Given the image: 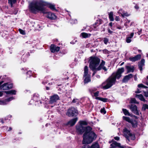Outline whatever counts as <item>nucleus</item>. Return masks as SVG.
Segmentation results:
<instances>
[{
    "label": "nucleus",
    "mask_w": 148,
    "mask_h": 148,
    "mask_svg": "<svg viewBox=\"0 0 148 148\" xmlns=\"http://www.w3.org/2000/svg\"><path fill=\"white\" fill-rule=\"evenodd\" d=\"M76 129L80 134H82L84 132L83 135L82 141L83 144H90L95 140L97 138L96 135L92 131V129L90 126L84 127L79 125L76 126Z\"/></svg>",
    "instance_id": "f257e3e1"
},
{
    "label": "nucleus",
    "mask_w": 148,
    "mask_h": 148,
    "mask_svg": "<svg viewBox=\"0 0 148 148\" xmlns=\"http://www.w3.org/2000/svg\"><path fill=\"white\" fill-rule=\"evenodd\" d=\"M48 5V7L51 10L57 11L55 5L52 4L48 3L42 0H36L32 2L29 5V9L34 13H36L37 11H44L45 10L44 6Z\"/></svg>",
    "instance_id": "f03ea898"
},
{
    "label": "nucleus",
    "mask_w": 148,
    "mask_h": 148,
    "mask_svg": "<svg viewBox=\"0 0 148 148\" xmlns=\"http://www.w3.org/2000/svg\"><path fill=\"white\" fill-rule=\"evenodd\" d=\"M123 68L119 69L116 73H113L112 75L110 76L102 83L103 88L105 89H108L114 84L116 81V79H119L121 76V74L124 72Z\"/></svg>",
    "instance_id": "7ed1b4c3"
},
{
    "label": "nucleus",
    "mask_w": 148,
    "mask_h": 148,
    "mask_svg": "<svg viewBox=\"0 0 148 148\" xmlns=\"http://www.w3.org/2000/svg\"><path fill=\"white\" fill-rule=\"evenodd\" d=\"M105 64V62L103 60H102L101 64H100L98 67H93L92 68L90 67V68L93 72L92 74V76H93L95 75V74L96 73L97 71H99L102 69L104 71L106 72L108 70L104 66Z\"/></svg>",
    "instance_id": "20e7f679"
},
{
    "label": "nucleus",
    "mask_w": 148,
    "mask_h": 148,
    "mask_svg": "<svg viewBox=\"0 0 148 148\" xmlns=\"http://www.w3.org/2000/svg\"><path fill=\"white\" fill-rule=\"evenodd\" d=\"M123 134L126 138L127 143L130 142V140H134L135 138V135L131 133L130 131L126 128L123 129Z\"/></svg>",
    "instance_id": "39448f33"
},
{
    "label": "nucleus",
    "mask_w": 148,
    "mask_h": 148,
    "mask_svg": "<svg viewBox=\"0 0 148 148\" xmlns=\"http://www.w3.org/2000/svg\"><path fill=\"white\" fill-rule=\"evenodd\" d=\"M100 59L97 57H91L89 60V67H97L100 62Z\"/></svg>",
    "instance_id": "423d86ee"
},
{
    "label": "nucleus",
    "mask_w": 148,
    "mask_h": 148,
    "mask_svg": "<svg viewBox=\"0 0 148 148\" xmlns=\"http://www.w3.org/2000/svg\"><path fill=\"white\" fill-rule=\"evenodd\" d=\"M39 102L40 104L42 103L41 101H40L39 95L38 94H35L29 103V104H32L34 103L35 105H36L39 104Z\"/></svg>",
    "instance_id": "0eeeda50"
},
{
    "label": "nucleus",
    "mask_w": 148,
    "mask_h": 148,
    "mask_svg": "<svg viewBox=\"0 0 148 148\" xmlns=\"http://www.w3.org/2000/svg\"><path fill=\"white\" fill-rule=\"evenodd\" d=\"M78 113L77 110L74 108H71L68 109L67 113V115L69 117L76 116Z\"/></svg>",
    "instance_id": "6e6552de"
},
{
    "label": "nucleus",
    "mask_w": 148,
    "mask_h": 148,
    "mask_svg": "<svg viewBox=\"0 0 148 148\" xmlns=\"http://www.w3.org/2000/svg\"><path fill=\"white\" fill-rule=\"evenodd\" d=\"M129 108L131 110L132 112L134 114L137 115H139V111L138 110L137 106L134 104H131L129 106Z\"/></svg>",
    "instance_id": "1a4fd4ad"
},
{
    "label": "nucleus",
    "mask_w": 148,
    "mask_h": 148,
    "mask_svg": "<svg viewBox=\"0 0 148 148\" xmlns=\"http://www.w3.org/2000/svg\"><path fill=\"white\" fill-rule=\"evenodd\" d=\"M12 87L13 85L12 84L6 83H4L0 86V89L1 90H7L12 88Z\"/></svg>",
    "instance_id": "9d476101"
},
{
    "label": "nucleus",
    "mask_w": 148,
    "mask_h": 148,
    "mask_svg": "<svg viewBox=\"0 0 148 148\" xmlns=\"http://www.w3.org/2000/svg\"><path fill=\"white\" fill-rule=\"evenodd\" d=\"M59 99V97L58 95H55L52 96L50 99L49 102L51 104H52L56 102Z\"/></svg>",
    "instance_id": "9b49d317"
},
{
    "label": "nucleus",
    "mask_w": 148,
    "mask_h": 148,
    "mask_svg": "<svg viewBox=\"0 0 148 148\" xmlns=\"http://www.w3.org/2000/svg\"><path fill=\"white\" fill-rule=\"evenodd\" d=\"M14 99L13 97H11L3 101H0V105H5L8 104L10 101Z\"/></svg>",
    "instance_id": "f8f14e48"
},
{
    "label": "nucleus",
    "mask_w": 148,
    "mask_h": 148,
    "mask_svg": "<svg viewBox=\"0 0 148 148\" xmlns=\"http://www.w3.org/2000/svg\"><path fill=\"white\" fill-rule=\"evenodd\" d=\"M141 58L140 54H138L134 57H131L129 58V60L132 62H135L140 60Z\"/></svg>",
    "instance_id": "ddd939ff"
},
{
    "label": "nucleus",
    "mask_w": 148,
    "mask_h": 148,
    "mask_svg": "<svg viewBox=\"0 0 148 148\" xmlns=\"http://www.w3.org/2000/svg\"><path fill=\"white\" fill-rule=\"evenodd\" d=\"M78 119L76 117L70 120L66 124V125H70L72 126L74 125L77 120Z\"/></svg>",
    "instance_id": "4468645a"
},
{
    "label": "nucleus",
    "mask_w": 148,
    "mask_h": 148,
    "mask_svg": "<svg viewBox=\"0 0 148 148\" xmlns=\"http://www.w3.org/2000/svg\"><path fill=\"white\" fill-rule=\"evenodd\" d=\"M133 77V75L132 74H130L128 75L125 76L122 80V82L123 83L127 82L128 81Z\"/></svg>",
    "instance_id": "2eb2a0df"
},
{
    "label": "nucleus",
    "mask_w": 148,
    "mask_h": 148,
    "mask_svg": "<svg viewBox=\"0 0 148 148\" xmlns=\"http://www.w3.org/2000/svg\"><path fill=\"white\" fill-rule=\"evenodd\" d=\"M145 62V60L143 59H142L138 64V68L141 72L143 70V67L144 65Z\"/></svg>",
    "instance_id": "dca6fc26"
},
{
    "label": "nucleus",
    "mask_w": 148,
    "mask_h": 148,
    "mask_svg": "<svg viewBox=\"0 0 148 148\" xmlns=\"http://www.w3.org/2000/svg\"><path fill=\"white\" fill-rule=\"evenodd\" d=\"M47 17L53 20L56 19V16L54 13L50 12L48 13Z\"/></svg>",
    "instance_id": "f3484780"
},
{
    "label": "nucleus",
    "mask_w": 148,
    "mask_h": 148,
    "mask_svg": "<svg viewBox=\"0 0 148 148\" xmlns=\"http://www.w3.org/2000/svg\"><path fill=\"white\" fill-rule=\"evenodd\" d=\"M125 67L127 70V73L133 72L134 71V67L133 66H126Z\"/></svg>",
    "instance_id": "a211bd4d"
},
{
    "label": "nucleus",
    "mask_w": 148,
    "mask_h": 148,
    "mask_svg": "<svg viewBox=\"0 0 148 148\" xmlns=\"http://www.w3.org/2000/svg\"><path fill=\"white\" fill-rule=\"evenodd\" d=\"M53 79H51L50 77L48 76L46 77L45 78V80L46 81L45 82H42L43 84H47L48 83L49 84H50V83L51 84H52V83H49V82L51 80H52Z\"/></svg>",
    "instance_id": "6ab92c4d"
},
{
    "label": "nucleus",
    "mask_w": 148,
    "mask_h": 148,
    "mask_svg": "<svg viewBox=\"0 0 148 148\" xmlns=\"http://www.w3.org/2000/svg\"><path fill=\"white\" fill-rule=\"evenodd\" d=\"M102 21L101 19H99L97 21V22L93 25V27L95 28L100 24L102 23Z\"/></svg>",
    "instance_id": "aec40b11"
},
{
    "label": "nucleus",
    "mask_w": 148,
    "mask_h": 148,
    "mask_svg": "<svg viewBox=\"0 0 148 148\" xmlns=\"http://www.w3.org/2000/svg\"><path fill=\"white\" fill-rule=\"evenodd\" d=\"M5 92L7 94L15 95L16 94V91L14 90H11L8 91H5Z\"/></svg>",
    "instance_id": "412c9836"
},
{
    "label": "nucleus",
    "mask_w": 148,
    "mask_h": 148,
    "mask_svg": "<svg viewBox=\"0 0 148 148\" xmlns=\"http://www.w3.org/2000/svg\"><path fill=\"white\" fill-rule=\"evenodd\" d=\"M84 83H87L90 81V75H87L84 77Z\"/></svg>",
    "instance_id": "4be33fe9"
},
{
    "label": "nucleus",
    "mask_w": 148,
    "mask_h": 148,
    "mask_svg": "<svg viewBox=\"0 0 148 148\" xmlns=\"http://www.w3.org/2000/svg\"><path fill=\"white\" fill-rule=\"evenodd\" d=\"M135 97L138 98L140 100L143 101H145V99H144L143 96L141 95H137L136 94Z\"/></svg>",
    "instance_id": "5701e85b"
},
{
    "label": "nucleus",
    "mask_w": 148,
    "mask_h": 148,
    "mask_svg": "<svg viewBox=\"0 0 148 148\" xmlns=\"http://www.w3.org/2000/svg\"><path fill=\"white\" fill-rule=\"evenodd\" d=\"M80 36H82L83 38H86L90 37L91 36V34L83 32L81 33Z\"/></svg>",
    "instance_id": "b1692460"
},
{
    "label": "nucleus",
    "mask_w": 148,
    "mask_h": 148,
    "mask_svg": "<svg viewBox=\"0 0 148 148\" xmlns=\"http://www.w3.org/2000/svg\"><path fill=\"white\" fill-rule=\"evenodd\" d=\"M89 148H100L99 145L97 143H93L92 145L89 146Z\"/></svg>",
    "instance_id": "393cba45"
},
{
    "label": "nucleus",
    "mask_w": 148,
    "mask_h": 148,
    "mask_svg": "<svg viewBox=\"0 0 148 148\" xmlns=\"http://www.w3.org/2000/svg\"><path fill=\"white\" fill-rule=\"evenodd\" d=\"M88 67L87 66H86L84 68V77H85L86 76L88 75Z\"/></svg>",
    "instance_id": "a878e982"
},
{
    "label": "nucleus",
    "mask_w": 148,
    "mask_h": 148,
    "mask_svg": "<svg viewBox=\"0 0 148 148\" xmlns=\"http://www.w3.org/2000/svg\"><path fill=\"white\" fill-rule=\"evenodd\" d=\"M135 128L137 126V123L136 121L135 120H132L130 123Z\"/></svg>",
    "instance_id": "bb28decb"
},
{
    "label": "nucleus",
    "mask_w": 148,
    "mask_h": 148,
    "mask_svg": "<svg viewBox=\"0 0 148 148\" xmlns=\"http://www.w3.org/2000/svg\"><path fill=\"white\" fill-rule=\"evenodd\" d=\"M96 99L100 100L104 102H107L108 99L106 98H103L101 97L97 98Z\"/></svg>",
    "instance_id": "cd10ccee"
},
{
    "label": "nucleus",
    "mask_w": 148,
    "mask_h": 148,
    "mask_svg": "<svg viewBox=\"0 0 148 148\" xmlns=\"http://www.w3.org/2000/svg\"><path fill=\"white\" fill-rule=\"evenodd\" d=\"M122 111L124 114L125 115L130 116V114L129 112L128 111L125 109L123 108L122 109Z\"/></svg>",
    "instance_id": "c85d7f7f"
},
{
    "label": "nucleus",
    "mask_w": 148,
    "mask_h": 148,
    "mask_svg": "<svg viewBox=\"0 0 148 148\" xmlns=\"http://www.w3.org/2000/svg\"><path fill=\"white\" fill-rule=\"evenodd\" d=\"M123 119L126 121L130 123L132 119H130L129 117H126L125 116H123Z\"/></svg>",
    "instance_id": "c756f323"
},
{
    "label": "nucleus",
    "mask_w": 148,
    "mask_h": 148,
    "mask_svg": "<svg viewBox=\"0 0 148 148\" xmlns=\"http://www.w3.org/2000/svg\"><path fill=\"white\" fill-rule=\"evenodd\" d=\"M56 46L53 45H51L50 46V50L51 52L54 53L55 52Z\"/></svg>",
    "instance_id": "7c9ffc66"
},
{
    "label": "nucleus",
    "mask_w": 148,
    "mask_h": 148,
    "mask_svg": "<svg viewBox=\"0 0 148 148\" xmlns=\"http://www.w3.org/2000/svg\"><path fill=\"white\" fill-rule=\"evenodd\" d=\"M8 3L10 4L11 7H12L16 1V0H8Z\"/></svg>",
    "instance_id": "2f4dec72"
},
{
    "label": "nucleus",
    "mask_w": 148,
    "mask_h": 148,
    "mask_svg": "<svg viewBox=\"0 0 148 148\" xmlns=\"http://www.w3.org/2000/svg\"><path fill=\"white\" fill-rule=\"evenodd\" d=\"M109 18L110 21H113L114 20L113 17V13L112 12H110L109 14Z\"/></svg>",
    "instance_id": "473e14b6"
},
{
    "label": "nucleus",
    "mask_w": 148,
    "mask_h": 148,
    "mask_svg": "<svg viewBox=\"0 0 148 148\" xmlns=\"http://www.w3.org/2000/svg\"><path fill=\"white\" fill-rule=\"evenodd\" d=\"M142 110L145 111L146 109H148V105L146 104H143L142 108Z\"/></svg>",
    "instance_id": "72a5a7b5"
},
{
    "label": "nucleus",
    "mask_w": 148,
    "mask_h": 148,
    "mask_svg": "<svg viewBox=\"0 0 148 148\" xmlns=\"http://www.w3.org/2000/svg\"><path fill=\"white\" fill-rule=\"evenodd\" d=\"M80 125H87L88 124L85 121H80L79 122Z\"/></svg>",
    "instance_id": "f704fd0d"
},
{
    "label": "nucleus",
    "mask_w": 148,
    "mask_h": 148,
    "mask_svg": "<svg viewBox=\"0 0 148 148\" xmlns=\"http://www.w3.org/2000/svg\"><path fill=\"white\" fill-rule=\"evenodd\" d=\"M130 102L132 103H138L136 101V99L134 98L131 99L130 101Z\"/></svg>",
    "instance_id": "c9c22d12"
},
{
    "label": "nucleus",
    "mask_w": 148,
    "mask_h": 148,
    "mask_svg": "<svg viewBox=\"0 0 148 148\" xmlns=\"http://www.w3.org/2000/svg\"><path fill=\"white\" fill-rule=\"evenodd\" d=\"M96 90L94 88H92L89 89V91L92 95L96 91Z\"/></svg>",
    "instance_id": "e433bc0d"
},
{
    "label": "nucleus",
    "mask_w": 148,
    "mask_h": 148,
    "mask_svg": "<svg viewBox=\"0 0 148 148\" xmlns=\"http://www.w3.org/2000/svg\"><path fill=\"white\" fill-rule=\"evenodd\" d=\"M18 31L20 33L22 34L23 35H25L26 34V33L25 31L21 29H18Z\"/></svg>",
    "instance_id": "4c0bfd02"
},
{
    "label": "nucleus",
    "mask_w": 148,
    "mask_h": 148,
    "mask_svg": "<svg viewBox=\"0 0 148 148\" xmlns=\"http://www.w3.org/2000/svg\"><path fill=\"white\" fill-rule=\"evenodd\" d=\"M138 86L139 88H148L147 86H145L142 84H138Z\"/></svg>",
    "instance_id": "58836bf2"
},
{
    "label": "nucleus",
    "mask_w": 148,
    "mask_h": 148,
    "mask_svg": "<svg viewBox=\"0 0 148 148\" xmlns=\"http://www.w3.org/2000/svg\"><path fill=\"white\" fill-rule=\"evenodd\" d=\"M103 41L104 43L106 45L109 41V40L106 38H104Z\"/></svg>",
    "instance_id": "ea45409f"
},
{
    "label": "nucleus",
    "mask_w": 148,
    "mask_h": 148,
    "mask_svg": "<svg viewBox=\"0 0 148 148\" xmlns=\"http://www.w3.org/2000/svg\"><path fill=\"white\" fill-rule=\"evenodd\" d=\"M99 91H97L96 92L94 93L93 94H94V96L95 97V99H96L97 98L99 97H97L98 96L99 94Z\"/></svg>",
    "instance_id": "a19ab883"
},
{
    "label": "nucleus",
    "mask_w": 148,
    "mask_h": 148,
    "mask_svg": "<svg viewBox=\"0 0 148 148\" xmlns=\"http://www.w3.org/2000/svg\"><path fill=\"white\" fill-rule=\"evenodd\" d=\"M121 15L122 17L128 16H129V14L127 12H123L122 14H121Z\"/></svg>",
    "instance_id": "79ce46f5"
},
{
    "label": "nucleus",
    "mask_w": 148,
    "mask_h": 148,
    "mask_svg": "<svg viewBox=\"0 0 148 148\" xmlns=\"http://www.w3.org/2000/svg\"><path fill=\"white\" fill-rule=\"evenodd\" d=\"M126 41L127 43H129L132 41V40L131 38L126 37Z\"/></svg>",
    "instance_id": "37998d69"
},
{
    "label": "nucleus",
    "mask_w": 148,
    "mask_h": 148,
    "mask_svg": "<svg viewBox=\"0 0 148 148\" xmlns=\"http://www.w3.org/2000/svg\"><path fill=\"white\" fill-rule=\"evenodd\" d=\"M134 33H131L130 35H128L127 36V37H128L129 38L131 39L134 36Z\"/></svg>",
    "instance_id": "c03bdc74"
},
{
    "label": "nucleus",
    "mask_w": 148,
    "mask_h": 148,
    "mask_svg": "<svg viewBox=\"0 0 148 148\" xmlns=\"http://www.w3.org/2000/svg\"><path fill=\"white\" fill-rule=\"evenodd\" d=\"M70 22L72 24H75L77 23V21L76 20H71L70 21Z\"/></svg>",
    "instance_id": "a18cd8bd"
},
{
    "label": "nucleus",
    "mask_w": 148,
    "mask_h": 148,
    "mask_svg": "<svg viewBox=\"0 0 148 148\" xmlns=\"http://www.w3.org/2000/svg\"><path fill=\"white\" fill-rule=\"evenodd\" d=\"M100 112L101 113H103L104 114L106 113V111L105 110L104 108H101V110Z\"/></svg>",
    "instance_id": "49530a36"
},
{
    "label": "nucleus",
    "mask_w": 148,
    "mask_h": 148,
    "mask_svg": "<svg viewBox=\"0 0 148 148\" xmlns=\"http://www.w3.org/2000/svg\"><path fill=\"white\" fill-rule=\"evenodd\" d=\"M60 49V47H56V48H55V52L58 51H59Z\"/></svg>",
    "instance_id": "de8ad7c7"
},
{
    "label": "nucleus",
    "mask_w": 148,
    "mask_h": 148,
    "mask_svg": "<svg viewBox=\"0 0 148 148\" xmlns=\"http://www.w3.org/2000/svg\"><path fill=\"white\" fill-rule=\"evenodd\" d=\"M27 75H29V77L31 76V75H32L31 71H28L27 72Z\"/></svg>",
    "instance_id": "09e8293b"
},
{
    "label": "nucleus",
    "mask_w": 148,
    "mask_h": 148,
    "mask_svg": "<svg viewBox=\"0 0 148 148\" xmlns=\"http://www.w3.org/2000/svg\"><path fill=\"white\" fill-rule=\"evenodd\" d=\"M89 146L88 145H84L82 148H89Z\"/></svg>",
    "instance_id": "8fccbe9b"
},
{
    "label": "nucleus",
    "mask_w": 148,
    "mask_h": 148,
    "mask_svg": "<svg viewBox=\"0 0 148 148\" xmlns=\"http://www.w3.org/2000/svg\"><path fill=\"white\" fill-rule=\"evenodd\" d=\"M24 57H25V56H24V55H23L22 56V57L21 58V59L22 60H23V61L24 62H25L26 61V59H24Z\"/></svg>",
    "instance_id": "3c124183"
},
{
    "label": "nucleus",
    "mask_w": 148,
    "mask_h": 148,
    "mask_svg": "<svg viewBox=\"0 0 148 148\" xmlns=\"http://www.w3.org/2000/svg\"><path fill=\"white\" fill-rule=\"evenodd\" d=\"M144 95L146 97H148V92H144Z\"/></svg>",
    "instance_id": "603ef678"
},
{
    "label": "nucleus",
    "mask_w": 148,
    "mask_h": 148,
    "mask_svg": "<svg viewBox=\"0 0 148 148\" xmlns=\"http://www.w3.org/2000/svg\"><path fill=\"white\" fill-rule=\"evenodd\" d=\"M78 99H73L72 101V102L73 103H75L77 102V101L78 100Z\"/></svg>",
    "instance_id": "864d4df0"
},
{
    "label": "nucleus",
    "mask_w": 148,
    "mask_h": 148,
    "mask_svg": "<svg viewBox=\"0 0 148 148\" xmlns=\"http://www.w3.org/2000/svg\"><path fill=\"white\" fill-rule=\"evenodd\" d=\"M5 91H0V97L2 96L3 93H5Z\"/></svg>",
    "instance_id": "5fc2aeb1"
},
{
    "label": "nucleus",
    "mask_w": 148,
    "mask_h": 148,
    "mask_svg": "<svg viewBox=\"0 0 148 148\" xmlns=\"http://www.w3.org/2000/svg\"><path fill=\"white\" fill-rule=\"evenodd\" d=\"M108 32L109 33H110V34H111L113 32L110 29H108Z\"/></svg>",
    "instance_id": "6e6d98bb"
},
{
    "label": "nucleus",
    "mask_w": 148,
    "mask_h": 148,
    "mask_svg": "<svg viewBox=\"0 0 148 148\" xmlns=\"http://www.w3.org/2000/svg\"><path fill=\"white\" fill-rule=\"evenodd\" d=\"M119 137H118V136H116V137H114V139L116 140H119Z\"/></svg>",
    "instance_id": "4d7b16f0"
},
{
    "label": "nucleus",
    "mask_w": 148,
    "mask_h": 148,
    "mask_svg": "<svg viewBox=\"0 0 148 148\" xmlns=\"http://www.w3.org/2000/svg\"><path fill=\"white\" fill-rule=\"evenodd\" d=\"M135 92L136 93H139L140 92V91L138 89Z\"/></svg>",
    "instance_id": "13d9d810"
},
{
    "label": "nucleus",
    "mask_w": 148,
    "mask_h": 148,
    "mask_svg": "<svg viewBox=\"0 0 148 148\" xmlns=\"http://www.w3.org/2000/svg\"><path fill=\"white\" fill-rule=\"evenodd\" d=\"M117 28L119 29H122V27L121 26H118L117 27Z\"/></svg>",
    "instance_id": "bf43d9fd"
},
{
    "label": "nucleus",
    "mask_w": 148,
    "mask_h": 148,
    "mask_svg": "<svg viewBox=\"0 0 148 148\" xmlns=\"http://www.w3.org/2000/svg\"><path fill=\"white\" fill-rule=\"evenodd\" d=\"M96 77L97 78H98V79L100 78V76L99 75H96Z\"/></svg>",
    "instance_id": "052dcab7"
},
{
    "label": "nucleus",
    "mask_w": 148,
    "mask_h": 148,
    "mask_svg": "<svg viewBox=\"0 0 148 148\" xmlns=\"http://www.w3.org/2000/svg\"><path fill=\"white\" fill-rule=\"evenodd\" d=\"M134 79L135 81L137 80V77L136 75H135L134 76Z\"/></svg>",
    "instance_id": "680f3d73"
},
{
    "label": "nucleus",
    "mask_w": 148,
    "mask_h": 148,
    "mask_svg": "<svg viewBox=\"0 0 148 148\" xmlns=\"http://www.w3.org/2000/svg\"><path fill=\"white\" fill-rule=\"evenodd\" d=\"M109 25L110 27H112V22H110L109 24Z\"/></svg>",
    "instance_id": "e2e57ef3"
},
{
    "label": "nucleus",
    "mask_w": 148,
    "mask_h": 148,
    "mask_svg": "<svg viewBox=\"0 0 148 148\" xmlns=\"http://www.w3.org/2000/svg\"><path fill=\"white\" fill-rule=\"evenodd\" d=\"M135 8L136 9H138L139 8V7L137 5H136L135 6Z\"/></svg>",
    "instance_id": "0e129e2a"
},
{
    "label": "nucleus",
    "mask_w": 148,
    "mask_h": 148,
    "mask_svg": "<svg viewBox=\"0 0 148 148\" xmlns=\"http://www.w3.org/2000/svg\"><path fill=\"white\" fill-rule=\"evenodd\" d=\"M12 130V128L11 127H10L9 128V129L8 130V131H11Z\"/></svg>",
    "instance_id": "69168bd1"
},
{
    "label": "nucleus",
    "mask_w": 148,
    "mask_h": 148,
    "mask_svg": "<svg viewBox=\"0 0 148 148\" xmlns=\"http://www.w3.org/2000/svg\"><path fill=\"white\" fill-rule=\"evenodd\" d=\"M108 50L106 49H104L103 50V52L105 53V52H108Z\"/></svg>",
    "instance_id": "338daca9"
},
{
    "label": "nucleus",
    "mask_w": 148,
    "mask_h": 148,
    "mask_svg": "<svg viewBox=\"0 0 148 148\" xmlns=\"http://www.w3.org/2000/svg\"><path fill=\"white\" fill-rule=\"evenodd\" d=\"M141 31V30L140 31H139L137 33L139 35H140V32Z\"/></svg>",
    "instance_id": "774afa93"
}]
</instances>
